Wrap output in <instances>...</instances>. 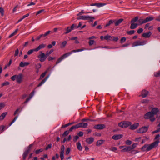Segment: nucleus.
<instances>
[{"instance_id":"1","label":"nucleus","mask_w":160,"mask_h":160,"mask_svg":"<svg viewBox=\"0 0 160 160\" xmlns=\"http://www.w3.org/2000/svg\"><path fill=\"white\" fill-rule=\"evenodd\" d=\"M130 22L131 25L130 28L132 29H135L138 26L142 25L144 23H146L145 19H144L142 18L139 19V18L138 16L133 18L131 20Z\"/></svg>"},{"instance_id":"2","label":"nucleus","mask_w":160,"mask_h":160,"mask_svg":"<svg viewBox=\"0 0 160 160\" xmlns=\"http://www.w3.org/2000/svg\"><path fill=\"white\" fill-rule=\"evenodd\" d=\"M160 141L158 140H156L150 144H145L141 148V150L143 151H148L158 146Z\"/></svg>"},{"instance_id":"3","label":"nucleus","mask_w":160,"mask_h":160,"mask_svg":"<svg viewBox=\"0 0 160 160\" xmlns=\"http://www.w3.org/2000/svg\"><path fill=\"white\" fill-rule=\"evenodd\" d=\"M84 50V49H78L77 50H73L72 51L70 52H67L65 54H64L62 56H61L62 58L63 59L65 58L68 57L69 55H70L73 52H81L82 51Z\"/></svg>"},{"instance_id":"4","label":"nucleus","mask_w":160,"mask_h":160,"mask_svg":"<svg viewBox=\"0 0 160 160\" xmlns=\"http://www.w3.org/2000/svg\"><path fill=\"white\" fill-rule=\"evenodd\" d=\"M132 123L131 122L129 121H123L119 123L118 125L121 127L125 128L130 126Z\"/></svg>"},{"instance_id":"5","label":"nucleus","mask_w":160,"mask_h":160,"mask_svg":"<svg viewBox=\"0 0 160 160\" xmlns=\"http://www.w3.org/2000/svg\"><path fill=\"white\" fill-rule=\"evenodd\" d=\"M144 118L145 119H149L151 122H153L155 120V118L154 117V116L151 112L147 113L144 115Z\"/></svg>"},{"instance_id":"6","label":"nucleus","mask_w":160,"mask_h":160,"mask_svg":"<svg viewBox=\"0 0 160 160\" xmlns=\"http://www.w3.org/2000/svg\"><path fill=\"white\" fill-rule=\"evenodd\" d=\"M40 54L37 56L38 58L39 59V60L41 62H43L45 61L47 58V56L46 54L43 52L42 51L39 52Z\"/></svg>"},{"instance_id":"7","label":"nucleus","mask_w":160,"mask_h":160,"mask_svg":"<svg viewBox=\"0 0 160 160\" xmlns=\"http://www.w3.org/2000/svg\"><path fill=\"white\" fill-rule=\"evenodd\" d=\"M147 41H137L134 42L132 44V46H142L146 44Z\"/></svg>"},{"instance_id":"8","label":"nucleus","mask_w":160,"mask_h":160,"mask_svg":"<svg viewBox=\"0 0 160 160\" xmlns=\"http://www.w3.org/2000/svg\"><path fill=\"white\" fill-rule=\"evenodd\" d=\"M148 128V126H143L141 128H139L137 130L138 133H145L147 132Z\"/></svg>"},{"instance_id":"9","label":"nucleus","mask_w":160,"mask_h":160,"mask_svg":"<svg viewBox=\"0 0 160 160\" xmlns=\"http://www.w3.org/2000/svg\"><path fill=\"white\" fill-rule=\"evenodd\" d=\"M23 78V75L22 73H20L17 75V82L19 84L22 81Z\"/></svg>"},{"instance_id":"10","label":"nucleus","mask_w":160,"mask_h":160,"mask_svg":"<svg viewBox=\"0 0 160 160\" xmlns=\"http://www.w3.org/2000/svg\"><path fill=\"white\" fill-rule=\"evenodd\" d=\"M120 148L121 149L122 148V150H121V152H128L132 150L131 149V148L130 146H120Z\"/></svg>"},{"instance_id":"11","label":"nucleus","mask_w":160,"mask_h":160,"mask_svg":"<svg viewBox=\"0 0 160 160\" xmlns=\"http://www.w3.org/2000/svg\"><path fill=\"white\" fill-rule=\"evenodd\" d=\"M61 151L60 156L61 160H62L64 158V152L65 150V147L64 145H62L61 148Z\"/></svg>"},{"instance_id":"12","label":"nucleus","mask_w":160,"mask_h":160,"mask_svg":"<svg viewBox=\"0 0 160 160\" xmlns=\"http://www.w3.org/2000/svg\"><path fill=\"white\" fill-rule=\"evenodd\" d=\"M78 17L77 18V20L82 19V20H88L90 18V17L89 16H81L80 15L77 16Z\"/></svg>"},{"instance_id":"13","label":"nucleus","mask_w":160,"mask_h":160,"mask_svg":"<svg viewBox=\"0 0 160 160\" xmlns=\"http://www.w3.org/2000/svg\"><path fill=\"white\" fill-rule=\"evenodd\" d=\"M148 93V92L145 90H143L142 91L141 94L139 96H142L143 98L146 97Z\"/></svg>"},{"instance_id":"14","label":"nucleus","mask_w":160,"mask_h":160,"mask_svg":"<svg viewBox=\"0 0 160 160\" xmlns=\"http://www.w3.org/2000/svg\"><path fill=\"white\" fill-rule=\"evenodd\" d=\"M105 127V125L103 124H99L94 126V128L98 129H102Z\"/></svg>"},{"instance_id":"15","label":"nucleus","mask_w":160,"mask_h":160,"mask_svg":"<svg viewBox=\"0 0 160 160\" xmlns=\"http://www.w3.org/2000/svg\"><path fill=\"white\" fill-rule=\"evenodd\" d=\"M139 124L138 123L136 122L134 123L133 124L130 125L129 128L131 130H135L137 129L139 126Z\"/></svg>"},{"instance_id":"16","label":"nucleus","mask_w":160,"mask_h":160,"mask_svg":"<svg viewBox=\"0 0 160 160\" xmlns=\"http://www.w3.org/2000/svg\"><path fill=\"white\" fill-rule=\"evenodd\" d=\"M122 136V134H115L113 136L112 138L114 140H118L121 138Z\"/></svg>"},{"instance_id":"17","label":"nucleus","mask_w":160,"mask_h":160,"mask_svg":"<svg viewBox=\"0 0 160 160\" xmlns=\"http://www.w3.org/2000/svg\"><path fill=\"white\" fill-rule=\"evenodd\" d=\"M46 46V44L42 43L39 45L37 48H35L37 52L40 49L44 48Z\"/></svg>"},{"instance_id":"18","label":"nucleus","mask_w":160,"mask_h":160,"mask_svg":"<svg viewBox=\"0 0 160 160\" xmlns=\"http://www.w3.org/2000/svg\"><path fill=\"white\" fill-rule=\"evenodd\" d=\"M151 112V113H152L153 116L156 115L157 114V113L159 112L158 108H152V109Z\"/></svg>"},{"instance_id":"19","label":"nucleus","mask_w":160,"mask_h":160,"mask_svg":"<svg viewBox=\"0 0 160 160\" xmlns=\"http://www.w3.org/2000/svg\"><path fill=\"white\" fill-rule=\"evenodd\" d=\"M151 34V32L149 31L147 33H143L142 35V36L145 38H148L150 37Z\"/></svg>"},{"instance_id":"20","label":"nucleus","mask_w":160,"mask_h":160,"mask_svg":"<svg viewBox=\"0 0 160 160\" xmlns=\"http://www.w3.org/2000/svg\"><path fill=\"white\" fill-rule=\"evenodd\" d=\"M80 128H86L88 126V123L87 122L84 123L83 122H81L78 123Z\"/></svg>"},{"instance_id":"21","label":"nucleus","mask_w":160,"mask_h":160,"mask_svg":"<svg viewBox=\"0 0 160 160\" xmlns=\"http://www.w3.org/2000/svg\"><path fill=\"white\" fill-rule=\"evenodd\" d=\"M30 64L29 62H21L19 64L20 67H23L25 66H28Z\"/></svg>"},{"instance_id":"22","label":"nucleus","mask_w":160,"mask_h":160,"mask_svg":"<svg viewBox=\"0 0 160 160\" xmlns=\"http://www.w3.org/2000/svg\"><path fill=\"white\" fill-rule=\"evenodd\" d=\"M124 20V19L122 18H121L118 20L115 21V25L116 26H118L119 24L121 23Z\"/></svg>"},{"instance_id":"23","label":"nucleus","mask_w":160,"mask_h":160,"mask_svg":"<svg viewBox=\"0 0 160 160\" xmlns=\"http://www.w3.org/2000/svg\"><path fill=\"white\" fill-rule=\"evenodd\" d=\"M105 3H95L94 4H91V6H96L98 7H100L105 5Z\"/></svg>"},{"instance_id":"24","label":"nucleus","mask_w":160,"mask_h":160,"mask_svg":"<svg viewBox=\"0 0 160 160\" xmlns=\"http://www.w3.org/2000/svg\"><path fill=\"white\" fill-rule=\"evenodd\" d=\"M154 19V17L152 16H149L146 18L145 19L146 23L151 21Z\"/></svg>"},{"instance_id":"25","label":"nucleus","mask_w":160,"mask_h":160,"mask_svg":"<svg viewBox=\"0 0 160 160\" xmlns=\"http://www.w3.org/2000/svg\"><path fill=\"white\" fill-rule=\"evenodd\" d=\"M28 151H25L23 153L22 155V159L23 160H25L26 158L29 153Z\"/></svg>"},{"instance_id":"26","label":"nucleus","mask_w":160,"mask_h":160,"mask_svg":"<svg viewBox=\"0 0 160 160\" xmlns=\"http://www.w3.org/2000/svg\"><path fill=\"white\" fill-rule=\"evenodd\" d=\"M50 68H48L47 70H46L40 76V79H42L44 77V76H45V75H46V73H47V72L49 71V69H50Z\"/></svg>"},{"instance_id":"27","label":"nucleus","mask_w":160,"mask_h":160,"mask_svg":"<svg viewBox=\"0 0 160 160\" xmlns=\"http://www.w3.org/2000/svg\"><path fill=\"white\" fill-rule=\"evenodd\" d=\"M48 78V77H46L44 79L42 80V81L38 85V87L41 86L42 84L44 83Z\"/></svg>"},{"instance_id":"28","label":"nucleus","mask_w":160,"mask_h":160,"mask_svg":"<svg viewBox=\"0 0 160 160\" xmlns=\"http://www.w3.org/2000/svg\"><path fill=\"white\" fill-rule=\"evenodd\" d=\"M7 113V112H4L2 113V114L0 116V120H3Z\"/></svg>"},{"instance_id":"29","label":"nucleus","mask_w":160,"mask_h":160,"mask_svg":"<svg viewBox=\"0 0 160 160\" xmlns=\"http://www.w3.org/2000/svg\"><path fill=\"white\" fill-rule=\"evenodd\" d=\"M115 21V20H110V21H109V22L106 24V25L105 26V27L109 26L111 24H112Z\"/></svg>"},{"instance_id":"30","label":"nucleus","mask_w":160,"mask_h":160,"mask_svg":"<svg viewBox=\"0 0 160 160\" xmlns=\"http://www.w3.org/2000/svg\"><path fill=\"white\" fill-rule=\"evenodd\" d=\"M34 52H37L35 48H34L32 49H30L27 52V54L28 55H30L32 54Z\"/></svg>"},{"instance_id":"31","label":"nucleus","mask_w":160,"mask_h":160,"mask_svg":"<svg viewBox=\"0 0 160 160\" xmlns=\"http://www.w3.org/2000/svg\"><path fill=\"white\" fill-rule=\"evenodd\" d=\"M105 141L104 140H99L97 141L96 143V145L97 146H99L102 144L103 142Z\"/></svg>"},{"instance_id":"32","label":"nucleus","mask_w":160,"mask_h":160,"mask_svg":"<svg viewBox=\"0 0 160 160\" xmlns=\"http://www.w3.org/2000/svg\"><path fill=\"white\" fill-rule=\"evenodd\" d=\"M77 148L80 151H81L82 150V148L81 145V143L79 142H78L77 143Z\"/></svg>"},{"instance_id":"33","label":"nucleus","mask_w":160,"mask_h":160,"mask_svg":"<svg viewBox=\"0 0 160 160\" xmlns=\"http://www.w3.org/2000/svg\"><path fill=\"white\" fill-rule=\"evenodd\" d=\"M22 107H19L17 109L14 113V115H15L19 111H20L19 112H20L22 110Z\"/></svg>"},{"instance_id":"34","label":"nucleus","mask_w":160,"mask_h":160,"mask_svg":"<svg viewBox=\"0 0 160 160\" xmlns=\"http://www.w3.org/2000/svg\"><path fill=\"white\" fill-rule=\"evenodd\" d=\"M112 38L110 35H106L104 37V39L107 41L111 40Z\"/></svg>"},{"instance_id":"35","label":"nucleus","mask_w":160,"mask_h":160,"mask_svg":"<svg viewBox=\"0 0 160 160\" xmlns=\"http://www.w3.org/2000/svg\"><path fill=\"white\" fill-rule=\"evenodd\" d=\"M72 29L71 28L68 27L66 29V32L64 33V34H66L70 32Z\"/></svg>"},{"instance_id":"36","label":"nucleus","mask_w":160,"mask_h":160,"mask_svg":"<svg viewBox=\"0 0 160 160\" xmlns=\"http://www.w3.org/2000/svg\"><path fill=\"white\" fill-rule=\"evenodd\" d=\"M73 123H74L73 122H71V123H68V124H65L64 125H62V128H66V127L69 126V125H70L72 124Z\"/></svg>"},{"instance_id":"37","label":"nucleus","mask_w":160,"mask_h":160,"mask_svg":"<svg viewBox=\"0 0 160 160\" xmlns=\"http://www.w3.org/2000/svg\"><path fill=\"white\" fill-rule=\"evenodd\" d=\"M154 76L157 77L160 76V70L158 72H154Z\"/></svg>"},{"instance_id":"38","label":"nucleus","mask_w":160,"mask_h":160,"mask_svg":"<svg viewBox=\"0 0 160 160\" xmlns=\"http://www.w3.org/2000/svg\"><path fill=\"white\" fill-rule=\"evenodd\" d=\"M54 51L53 49H51L49 52L47 51L46 52V55L47 56H48L50 54H51Z\"/></svg>"},{"instance_id":"39","label":"nucleus","mask_w":160,"mask_h":160,"mask_svg":"<svg viewBox=\"0 0 160 160\" xmlns=\"http://www.w3.org/2000/svg\"><path fill=\"white\" fill-rule=\"evenodd\" d=\"M51 32V31H48L47 32H46L44 34H42L43 38H45Z\"/></svg>"},{"instance_id":"40","label":"nucleus","mask_w":160,"mask_h":160,"mask_svg":"<svg viewBox=\"0 0 160 160\" xmlns=\"http://www.w3.org/2000/svg\"><path fill=\"white\" fill-rule=\"evenodd\" d=\"M41 67V65L40 63H38L35 65V68L36 69H39Z\"/></svg>"},{"instance_id":"41","label":"nucleus","mask_w":160,"mask_h":160,"mask_svg":"<svg viewBox=\"0 0 160 160\" xmlns=\"http://www.w3.org/2000/svg\"><path fill=\"white\" fill-rule=\"evenodd\" d=\"M63 59V58H62V57L61 56L58 59V60L56 62V64H57L59 63Z\"/></svg>"},{"instance_id":"42","label":"nucleus","mask_w":160,"mask_h":160,"mask_svg":"<svg viewBox=\"0 0 160 160\" xmlns=\"http://www.w3.org/2000/svg\"><path fill=\"white\" fill-rule=\"evenodd\" d=\"M4 10L3 9L2 7H0V13L2 16L4 15Z\"/></svg>"},{"instance_id":"43","label":"nucleus","mask_w":160,"mask_h":160,"mask_svg":"<svg viewBox=\"0 0 160 160\" xmlns=\"http://www.w3.org/2000/svg\"><path fill=\"white\" fill-rule=\"evenodd\" d=\"M43 151V149L42 148L38 149L35 151V152L36 154H38L40 152Z\"/></svg>"},{"instance_id":"44","label":"nucleus","mask_w":160,"mask_h":160,"mask_svg":"<svg viewBox=\"0 0 160 160\" xmlns=\"http://www.w3.org/2000/svg\"><path fill=\"white\" fill-rule=\"evenodd\" d=\"M135 32V31L134 30H131L129 31H127V33L129 35H132Z\"/></svg>"},{"instance_id":"45","label":"nucleus","mask_w":160,"mask_h":160,"mask_svg":"<svg viewBox=\"0 0 160 160\" xmlns=\"http://www.w3.org/2000/svg\"><path fill=\"white\" fill-rule=\"evenodd\" d=\"M67 42L66 41H64L62 43V46H61V48H64L66 46L67 44Z\"/></svg>"},{"instance_id":"46","label":"nucleus","mask_w":160,"mask_h":160,"mask_svg":"<svg viewBox=\"0 0 160 160\" xmlns=\"http://www.w3.org/2000/svg\"><path fill=\"white\" fill-rule=\"evenodd\" d=\"M69 132H70V131L69 130V131H68V130L66 131L65 132H64V133L62 134V135L63 136V137H65V136L67 135L69 133Z\"/></svg>"},{"instance_id":"47","label":"nucleus","mask_w":160,"mask_h":160,"mask_svg":"<svg viewBox=\"0 0 160 160\" xmlns=\"http://www.w3.org/2000/svg\"><path fill=\"white\" fill-rule=\"evenodd\" d=\"M52 144L50 143L46 147L45 150H48L49 149H50L52 147Z\"/></svg>"},{"instance_id":"48","label":"nucleus","mask_w":160,"mask_h":160,"mask_svg":"<svg viewBox=\"0 0 160 160\" xmlns=\"http://www.w3.org/2000/svg\"><path fill=\"white\" fill-rule=\"evenodd\" d=\"M18 117V116H16L9 124V126H11L16 121Z\"/></svg>"},{"instance_id":"49","label":"nucleus","mask_w":160,"mask_h":160,"mask_svg":"<svg viewBox=\"0 0 160 160\" xmlns=\"http://www.w3.org/2000/svg\"><path fill=\"white\" fill-rule=\"evenodd\" d=\"M125 143L127 145H130L132 144V141L129 140H127L125 141Z\"/></svg>"},{"instance_id":"50","label":"nucleus","mask_w":160,"mask_h":160,"mask_svg":"<svg viewBox=\"0 0 160 160\" xmlns=\"http://www.w3.org/2000/svg\"><path fill=\"white\" fill-rule=\"evenodd\" d=\"M126 40V38L125 37L122 38L120 40V43H121L124 42Z\"/></svg>"},{"instance_id":"51","label":"nucleus","mask_w":160,"mask_h":160,"mask_svg":"<svg viewBox=\"0 0 160 160\" xmlns=\"http://www.w3.org/2000/svg\"><path fill=\"white\" fill-rule=\"evenodd\" d=\"M77 25L75 24H73L72 25L71 28L72 30H73L74 28H77Z\"/></svg>"},{"instance_id":"52","label":"nucleus","mask_w":160,"mask_h":160,"mask_svg":"<svg viewBox=\"0 0 160 160\" xmlns=\"http://www.w3.org/2000/svg\"><path fill=\"white\" fill-rule=\"evenodd\" d=\"M141 102L142 103H148V100L147 99H143L141 101Z\"/></svg>"},{"instance_id":"53","label":"nucleus","mask_w":160,"mask_h":160,"mask_svg":"<svg viewBox=\"0 0 160 160\" xmlns=\"http://www.w3.org/2000/svg\"><path fill=\"white\" fill-rule=\"evenodd\" d=\"M32 95L31 97H29V98H27L26 100L24 102V103L25 104L28 102L29 100L32 98Z\"/></svg>"},{"instance_id":"54","label":"nucleus","mask_w":160,"mask_h":160,"mask_svg":"<svg viewBox=\"0 0 160 160\" xmlns=\"http://www.w3.org/2000/svg\"><path fill=\"white\" fill-rule=\"evenodd\" d=\"M10 83L9 82H6L2 84V86L3 87L4 86H7L9 85Z\"/></svg>"},{"instance_id":"55","label":"nucleus","mask_w":160,"mask_h":160,"mask_svg":"<svg viewBox=\"0 0 160 160\" xmlns=\"http://www.w3.org/2000/svg\"><path fill=\"white\" fill-rule=\"evenodd\" d=\"M32 145H33L32 144H31L29 145L28 148L26 150V151H28V152H29L31 148L32 147Z\"/></svg>"},{"instance_id":"56","label":"nucleus","mask_w":160,"mask_h":160,"mask_svg":"<svg viewBox=\"0 0 160 160\" xmlns=\"http://www.w3.org/2000/svg\"><path fill=\"white\" fill-rule=\"evenodd\" d=\"M70 151V148H68L66 150V154L68 155L69 154Z\"/></svg>"},{"instance_id":"57","label":"nucleus","mask_w":160,"mask_h":160,"mask_svg":"<svg viewBox=\"0 0 160 160\" xmlns=\"http://www.w3.org/2000/svg\"><path fill=\"white\" fill-rule=\"evenodd\" d=\"M136 145L137 144L136 143H133L132 145L130 146L131 148V149L132 150L134 148L136 147Z\"/></svg>"},{"instance_id":"58","label":"nucleus","mask_w":160,"mask_h":160,"mask_svg":"<svg viewBox=\"0 0 160 160\" xmlns=\"http://www.w3.org/2000/svg\"><path fill=\"white\" fill-rule=\"evenodd\" d=\"M79 138V136L78 135L74 136V137L73 141L75 142H76Z\"/></svg>"},{"instance_id":"59","label":"nucleus","mask_w":160,"mask_h":160,"mask_svg":"<svg viewBox=\"0 0 160 160\" xmlns=\"http://www.w3.org/2000/svg\"><path fill=\"white\" fill-rule=\"evenodd\" d=\"M5 126L4 125H1L0 126V131L2 132L4 131Z\"/></svg>"},{"instance_id":"60","label":"nucleus","mask_w":160,"mask_h":160,"mask_svg":"<svg viewBox=\"0 0 160 160\" xmlns=\"http://www.w3.org/2000/svg\"><path fill=\"white\" fill-rule=\"evenodd\" d=\"M143 31V29L142 28H140L138 29L137 31V32L138 34L141 33Z\"/></svg>"},{"instance_id":"61","label":"nucleus","mask_w":160,"mask_h":160,"mask_svg":"<svg viewBox=\"0 0 160 160\" xmlns=\"http://www.w3.org/2000/svg\"><path fill=\"white\" fill-rule=\"evenodd\" d=\"M78 136H79L80 137H82L83 135V133L82 131L80 132L79 133H78Z\"/></svg>"},{"instance_id":"62","label":"nucleus","mask_w":160,"mask_h":160,"mask_svg":"<svg viewBox=\"0 0 160 160\" xmlns=\"http://www.w3.org/2000/svg\"><path fill=\"white\" fill-rule=\"evenodd\" d=\"M17 75H14L11 78L12 80V81H14L16 79Z\"/></svg>"},{"instance_id":"63","label":"nucleus","mask_w":160,"mask_h":160,"mask_svg":"<svg viewBox=\"0 0 160 160\" xmlns=\"http://www.w3.org/2000/svg\"><path fill=\"white\" fill-rule=\"evenodd\" d=\"M159 132H160V128H159L158 129L153 131L152 132V134H154V133H158Z\"/></svg>"},{"instance_id":"64","label":"nucleus","mask_w":160,"mask_h":160,"mask_svg":"<svg viewBox=\"0 0 160 160\" xmlns=\"http://www.w3.org/2000/svg\"><path fill=\"white\" fill-rule=\"evenodd\" d=\"M55 58L54 57H49L48 58V61H51L53 59H54Z\"/></svg>"}]
</instances>
